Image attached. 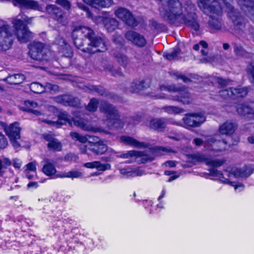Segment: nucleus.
<instances>
[{
  "mask_svg": "<svg viewBox=\"0 0 254 254\" xmlns=\"http://www.w3.org/2000/svg\"><path fill=\"white\" fill-rule=\"evenodd\" d=\"M71 37L77 49L90 55L107 50L104 39L89 26H75L72 31Z\"/></svg>",
  "mask_w": 254,
  "mask_h": 254,
  "instance_id": "obj_1",
  "label": "nucleus"
},
{
  "mask_svg": "<svg viewBox=\"0 0 254 254\" xmlns=\"http://www.w3.org/2000/svg\"><path fill=\"white\" fill-rule=\"evenodd\" d=\"M100 110L106 116L111 129H118L123 127L124 124L120 119L118 112L112 104L105 102L100 107Z\"/></svg>",
  "mask_w": 254,
  "mask_h": 254,
  "instance_id": "obj_2",
  "label": "nucleus"
},
{
  "mask_svg": "<svg viewBox=\"0 0 254 254\" xmlns=\"http://www.w3.org/2000/svg\"><path fill=\"white\" fill-rule=\"evenodd\" d=\"M14 34L20 43H27L33 38V33L25 21L14 18L12 21Z\"/></svg>",
  "mask_w": 254,
  "mask_h": 254,
  "instance_id": "obj_3",
  "label": "nucleus"
},
{
  "mask_svg": "<svg viewBox=\"0 0 254 254\" xmlns=\"http://www.w3.org/2000/svg\"><path fill=\"white\" fill-rule=\"evenodd\" d=\"M0 125L8 137L12 146L16 149L19 148L20 146V144L18 140L21 138V131L19 123L15 122L7 125L6 123L0 122Z\"/></svg>",
  "mask_w": 254,
  "mask_h": 254,
  "instance_id": "obj_4",
  "label": "nucleus"
},
{
  "mask_svg": "<svg viewBox=\"0 0 254 254\" xmlns=\"http://www.w3.org/2000/svg\"><path fill=\"white\" fill-rule=\"evenodd\" d=\"M250 88L248 86L242 87L238 85L236 87H231L220 90L219 96L225 100H236L245 97L248 94Z\"/></svg>",
  "mask_w": 254,
  "mask_h": 254,
  "instance_id": "obj_5",
  "label": "nucleus"
},
{
  "mask_svg": "<svg viewBox=\"0 0 254 254\" xmlns=\"http://www.w3.org/2000/svg\"><path fill=\"white\" fill-rule=\"evenodd\" d=\"M14 37L10 26L7 24L0 26V48L2 51L9 50L12 47Z\"/></svg>",
  "mask_w": 254,
  "mask_h": 254,
  "instance_id": "obj_6",
  "label": "nucleus"
},
{
  "mask_svg": "<svg viewBox=\"0 0 254 254\" xmlns=\"http://www.w3.org/2000/svg\"><path fill=\"white\" fill-rule=\"evenodd\" d=\"M169 90L176 93V95L172 96L171 99L173 101L178 102L184 105L191 103L192 98L191 94L185 86L178 87L173 86L170 87Z\"/></svg>",
  "mask_w": 254,
  "mask_h": 254,
  "instance_id": "obj_7",
  "label": "nucleus"
},
{
  "mask_svg": "<svg viewBox=\"0 0 254 254\" xmlns=\"http://www.w3.org/2000/svg\"><path fill=\"white\" fill-rule=\"evenodd\" d=\"M47 51L45 43L34 41L30 45L29 54L34 60L42 61L46 60Z\"/></svg>",
  "mask_w": 254,
  "mask_h": 254,
  "instance_id": "obj_8",
  "label": "nucleus"
},
{
  "mask_svg": "<svg viewBox=\"0 0 254 254\" xmlns=\"http://www.w3.org/2000/svg\"><path fill=\"white\" fill-rule=\"evenodd\" d=\"M95 141H88V144L84 145L82 153L88 154V151L95 155H101L105 154L108 150V146L99 138L97 137Z\"/></svg>",
  "mask_w": 254,
  "mask_h": 254,
  "instance_id": "obj_9",
  "label": "nucleus"
},
{
  "mask_svg": "<svg viewBox=\"0 0 254 254\" xmlns=\"http://www.w3.org/2000/svg\"><path fill=\"white\" fill-rule=\"evenodd\" d=\"M226 0H198V5L203 11L212 14H222V8L219 1L224 2Z\"/></svg>",
  "mask_w": 254,
  "mask_h": 254,
  "instance_id": "obj_10",
  "label": "nucleus"
},
{
  "mask_svg": "<svg viewBox=\"0 0 254 254\" xmlns=\"http://www.w3.org/2000/svg\"><path fill=\"white\" fill-rule=\"evenodd\" d=\"M116 16L122 20L127 26L134 28L138 25V22L132 13L127 9L119 7L115 11Z\"/></svg>",
  "mask_w": 254,
  "mask_h": 254,
  "instance_id": "obj_11",
  "label": "nucleus"
},
{
  "mask_svg": "<svg viewBox=\"0 0 254 254\" xmlns=\"http://www.w3.org/2000/svg\"><path fill=\"white\" fill-rule=\"evenodd\" d=\"M69 249L77 253L83 252L85 249L92 250L94 247V243L92 239L86 238L83 242L75 240L69 242Z\"/></svg>",
  "mask_w": 254,
  "mask_h": 254,
  "instance_id": "obj_12",
  "label": "nucleus"
},
{
  "mask_svg": "<svg viewBox=\"0 0 254 254\" xmlns=\"http://www.w3.org/2000/svg\"><path fill=\"white\" fill-rule=\"evenodd\" d=\"M46 10L53 19L58 22L62 23L65 21L66 12L61 7L55 4H49L46 6Z\"/></svg>",
  "mask_w": 254,
  "mask_h": 254,
  "instance_id": "obj_13",
  "label": "nucleus"
},
{
  "mask_svg": "<svg viewBox=\"0 0 254 254\" xmlns=\"http://www.w3.org/2000/svg\"><path fill=\"white\" fill-rule=\"evenodd\" d=\"M125 37L133 45L139 48H143L147 44L146 40L144 36L133 30L127 31L125 34Z\"/></svg>",
  "mask_w": 254,
  "mask_h": 254,
  "instance_id": "obj_14",
  "label": "nucleus"
},
{
  "mask_svg": "<svg viewBox=\"0 0 254 254\" xmlns=\"http://www.w3.org/2000/svg\"><path fill=\"white\" fill-rule=\"evenodd\" d=\"M42 137L45 141L48 142L47 147L49 151L54 152L62 151V144L53 134L45 133L42 134Z\"/></svg>",
  "mask_w": 254,
  "mask_h": 254,
  "instance_id": "obj_15",
  "label": "nucleus"
},
{
  "mask_svg": "<svg viewBox=\"0 0 254 254\" xmlns=\"http://www.w3.org/2000/svg\"><path fill=\"white\" fill-rule=\"evenodd\" d=\"M238 128V124L233 120H227L219 126L218 132L221 135L232 136Z\"/></svg>",
  "mask_w": 254,
  "mask_h": 254,
  "instance_id": "obj_16",
  "label": "nucleus"
},
{
  "mask_svg": "<svg viewBox=\"0 0 254 254\" xmlns=\"http://www.w3.org/2000/svg\"><path fill=\"white\" fill-rule=\"evenodd\" d=\"M201 118L200 114L193 113L187 114L183 118V123L185 127L190 129L191 127H197L203 123L204 121H199L198 118Z\"/></svg>",
  "mask_w": 254,
  "mask_h": 254,
  "instance_id": "obj_17",
  "label": "nucleus"
},
{
  "mask_svg": "<svg viewBox=\"0 0 254 254\" xmlns=\"http://www.w3.org/2000/svg\"><path fill=\"white\" fill-rule=\"evenodd\" d=\"M234 29L239 32H243L245 27V18L241 13L234 9H232L229 13Z\"/></svg>",
  "mask_w": 254,
  "mask_h": 254,
  "instance_id": "obj_18",
  "label": "nucleus"
},
{
  "mask_svg": "<svg viewBox=\"0 0 254 254\" xmlns=\"http://www.w3.org/2000/svg\"><path fill=\"white\" fill-rule=\"evenodd\" d=\"M238 115L250 120H254V109L245 103H238L236 106Z\"/></svg>",
  "mask_w": 254,
  "mask_h": 254,
  "instance_id": "obj_19",
  "label": "nucleus"
},
{
  "mask_svg": "<svg viewBox=\"0 0 254 254\" xmlns=\"http://www.w3.org/2000/svg\"><path fill=\"white\" fill-rule=\"evenodd\" d=\"M203 12L209 17L210 19L207 24L210 33H213L215 31L220 30L222 29L221 21L218 18L221 14H212L207 11Z\"/></svg>",
  "mask_w": 254,
  "mask_h": 254,
  "instance_id": "obj_20",
  "label": "nucleus"
},
{
  "mask_svg": "<svg viewBox=\"0 0 254 254\" xmlns=\"http://www.w3.org/2000/svg\"><path fill=\"white\" fill-rule=\"evenodd\" d=\"M238 4L245 15L254 21V0H239Z\"/></svg>",
  "mask_w": 254,
  "mask_h": 254,
  "instance_id": "obj_21",
  "label": "nucleus"
},
{
  "mask_svg": "<svg viewBox=\"0 0 254 254\" xmlns=\"http://www.w3.org/2000/svg\"><path fill=\"white\" fill-rule=\"evenodd\" d=\"M122 157L124 158H129L131 157H135L137 158L141 157V162L143 163H145L148 162H151L154 160V158L150 157L149 155L145 154L143 151L137 150H129L127 152L123 153Z\"/></svg>",
  "mask_w": 254,
  "mask_h": 254,
  "instance_id": "obj_22",
  "label": "nucleus"
},
{
  "mask_svg": "<svg viewBox=\"0 0 254 254\" xmlns=\"http://www.w3.org/2000/svg\"><path fill=\"white\" fill-rule=\"evenodd\" d=\"M58 120L55 122L57 127H60L63 125L68 124L72 127L74 119L66 111H60L57 115Z\"/></svg>",
  "mask_w": 254,
  "mask_h": 254,
  "instance_id": "obj_23",
  "label": "nucleus"
},
{
  "mask_svg": "<svg viewBox=\"0 0 254 254\" xmlns=\"http://www.w3.org/2000/svg\"><path fill=\"white\" fill-rule=\"evenodd\" d=\"M166 125V119L163 118H153L149 122V127L157 131H163Z\"/></svg>",
  "mask_w": 254,
  "mask_h": 254,
  "instance_id": "obj_24",
  "label": "nucleus"
},
{
  "mask_svg": "<svg viewBox=\"0 0 254 254\" xmlns=\"http://www.w3.org/2000/svg\"><path fill=\"white\" fill-rule=\"evenodd\" d=\"M87 4L97 9L109 7L113 3V0H83Z\"/></svg>",
  "mask_w": 254,
  "mask_h": 254,
  "instance_id": "obj_25",
  "label": "nucleus"
},
{
  "mask_svg": "<svg viewBox=\"0 0 254 254\" xmlns=\"http://www.w3.org/2000/svg\"><path fill=\"white\" fill-rule=\"evenodd\" d=\"M121 141L127 145L141 148L146 147V144L143 142H140L132 137L122 135L120 137Z\"/></svg>",
  "mask_w": 254,
  "mask_h": 254,
  "instance_id": "obj_26",
  "label": "nucleus"
},
{
  "mask_svg": "<svg viewBox=\"0 0 254 254\" xmlns=\"http://www.w3.org/2000/svg\"><path fill=\"white\" fill-rule=\"evenodd\" d=\"M42 171L47 176L57 178V175L58 173H57L55 165L49 161H47L43 165Z\"/></svg>",
  "mask_w": 254,
  "mask_h": 254,
  "instance_id": "obj_27",
  "label": "nucleus"
},
{
  "mask_svg": "<svg viewBox=\"0 0 254 254\" xmlns=\"http://www.w3.org/2000/svg\"><path fill=\"white\" fill-rule=\"evenodd\" d=\"M59 50L66 57H71L73 56V51L70 45L63 38L59 40Z\"/></svg>",
  "mask_w": 254,
  "mask_h": 254,
  "instance_id": "obj_28",
  "label": "nucleus"
},
{
  "mask_svg": "<svg viewBox=\"0 0 254 254\" xmlns=\"http://www.w3.org/2000/svg\"><path fill=\"white\" fill-rule=\"evenodd\" d=\"M102 21L105 28L109 32L115 31L119 26L118 21L114 18L106 17Z\"/></svg>",
  "mask_w": 254,
  "mask_h": 254,
  "instance_id": "obj_29",
  "label": "nucleus"
},
{
  "mask_svg": "<svg viewBox=\"0 0 254 254\" xmlns=\"http://www.w3.org/2000/svg\"><path fill=\"white\" fill-rule=\"evenodd\" d=\"M149 85L145 83L144 80L140 81L134 80L131 84L130 90L132 93H137L140 91L144 90L149 87Z\"/></svg>",
  "mask_w": 254,
  "mask_h": 254,
  "instance_id": "obj_30",
  "label": "nucleus"
},
{
  "mask_svg": "<svg viewBox=\"0 0 254 254\" xmlns=\"http://www.w3.org/2000/svg\"><path fill=\"white\" fill-rule=\"evenodd\" d=\"M24 78L22 74L17 73L9 75L5 79L9 84L19 85L23 81Z\"/></svg>",
  "mask_w": 254,
  "mask_h": 254,
  "instance_id": "obj_31",
  "label": "nucleus"
},
{
  "mask_svg": "<svg viewBox=\"0 0 254 254\" xmlns=\"http://www.w3.org/2000/svg\"><path fill=\"white\" fill-rule=\"evenodd\" d=\"M254 172V169L248 165H245L243 168L237 170L235 172V175L240 177L247 178Z\"/></svg>",
  "mask_w": 254,
  "mask_h": 254,
  "instance_id": "obj_32",
  "label": "nucleus"
},
{
  "mask_svg": "<svg viewBox=\"0 0 254 254\" xmlns=\"http://www.w3.org/2000/svg\"><path fill=\"white\" fill-rule=\"evenodd\" d=\"M115 58L117 62L123 67H126L128 64L129 60L127 56L121 52L115 54Z\"/></svg>",
  "mask_w": 254,
  "mask_h": 254,
  "instance_id": "obj_33",
  "label": "nucleus"
},
{
  "mask_svg": "<svg viewBox=\"0 0 254 254\" xmlns=\"http://www.w3.org/2000/svg\"><path fill=\"white\" fill-rule=\"evenodd\" d=\"M30 90L35 94H42L46 91V87L38 82H34L30 85Z\"/></svg>",
  "mask_w": 254,
  "mask_h": 254,
  "instance_id": "obj_34",
  "label": "nucleus"
},
{
  "mask_svg": "<svg viewBox=\"0 0 254 254\" xmlns=\"http://www.w3.org/2000/svg\"><path fill=\"white\" fill-rule=\"evenodd\" d=\"M232 45L234 47V52L238 57H247L249 53L241 45L236 43H233Z\"/></svg>",
  "mask_w": 254,
  "mask_h": 254,
  "instance_id": "obj_35",
  "label": "nucleus"
},
{
  "mask_svg": "<svg viewBox=\"0 0 254 254\" xmlns=\"http://www.w3.org/2000/svg\"><path fill=\"white\" fill-rule=\"evenodd\" d=\"M181 53V50L179 47L173 48L171 53L166 52L163 54V57L166 60L171 61L176 59L179 55Z\"/></svg>",
  "mask_w": 254,
  "mask_h": 254,
  "instance_id": "obj_36",
  "label": "nucleus"
},
{
  "mask_svg": "<svg viewBox=\"0 0 254 254\" xmlns=\"http://www.w3.org/2000/svg\"><path fill=\"white\" fill-rule=\"evenodd\" d=\"M190 158L191 159L192 161L194 162H204L206 165V162L208 160V157L203 154H190Z\"/></svg>",
  "mask_w": 254,
  "mask_h": 254,
  "instance_id": "obj_37",
  "label": "nucleus"
},
{
  "mask_svg": "<svg viewBox=\"0 0 254 254\" xmlns=\"http://www.w3.org/2000/svg\"><path fill=\"white\" fill-rule=\"evenodd\" d=\"M99 103V102L97 99L92 98L86 107V109L89 112H95L97 110Z\"/></svg>",
  "mask_w": 254,
  "mask_h": 254,
  "instance_id": "obj_38",
  "label": "nucleus"
},
{
  "mask_svg": "<svg viewBox=\"0 0 254 254\" xmlns=\"http://www.w3.org/2000/svg\"><path fill=\"white\" fill-rule=\"evenodd\" d=\"M80 176V173L77 171H70L67 173H58L57 175V178H77Z\"/></svg>",
  "mask_w": 254,
  "mask_h": 254,
  "instance_id": "obj_39",
  "label": "nucleus"
},
{
  "mask_svg": "<svg viewBox=\"0 0 254 254\" xmlns=\"http://www.w3.org/2000/svg\"><path fill=\"white\" fill-rule=\"evenodd\" d=\"M218 177L219 180L223 183L230 185L233 187L235 190H237L240 187H244V185L242 183L230 181L228 179L224 177L222 173V175H219Z\"/></svg>",
  "mask_w": 254,
  "mask_h": 254,
  "instance_id": "obj_40",
  "label": "nucleus"
},
{
  "mask_svg": "<svg viewBox=\"0 0 254 254\" xmlns=\"http://www.w3.org/2000/svg\"><path fill=\"white\" fill-rule=\"evenodd\" d=\"M162 109L168 113H173L174 114H179L184 111L183 108L174 106H166L163 107Z\"/></svg>",
  "mask_w": 254,
  "mask_h": 254,
  "instance_id": "obj_41",
  "label": "nucleus"
},
{
  "mask_svg": "<svg viewBox=\"0 0 254 254\" xmlns=\"http://www.w3.org/2000/svg\"><path fill=\"white\" fill-rule=\"evenodd\" d=\"M151 25L153 27L154 29L160 32H166L167 30V27L163 23H158L155 20L151 21Z\"/></svg>",
  "mask_w": 254,
  "mask_h": 254,
  "instance_id": "obj_42",
  "label": "nucleus"
},
{
  "mask_svg": "<svg viewBox=\"0 0 254 254\" xmlns=\"http://www.w3.org/2000/svg\"><path fill=\"white\" fill-rule=\"evenodd\" d=\"M224 163V161L219 159H211L208 158V160L206 162V165L214 168L221 166Z\"/></svg>",
  "mask_w": 254,
  "mask_h": 254,
  "instance_id": "obj_43",
  "label": "nucleus"
},
{
  "mask_svg": "<svg viewBox=\"0 0 254 254\" xmlns=\"http://www.w3.org/2000/svg\"><path fill=\"white\" fill-rule=\"evenodd\" d=\"M92 89L101 96H107L108 95L107 90L102 86L94 85L92 86Z\"/></svg>",
  "mask_w": 254,
  "mask_h": 254,
  "instance_id": "obj_44",
  "label": "nucleus"
},
{
  "mask_svg": "<svg viewBox=\"0 0 254 254\" xmlns=\"http://www.w3.org/2000/svg\"><path fill=\"white\" fill-rule=\"evenodd\" d=\"M69 96L66 94L59 95L55 97V101L58 103L67 106Z\"/></svg>",
  "mask_w": 254,
  "mask_h": 254,
  "instance_id": "obj_45",
  "label": "nucleus"
},
{
  "mask_svg": "<svg viewBox=\"0 0 254 254\" xmlns=\"http://www.w3.org/2000/svg\"><path fill=\"white\" fill-rule=\"evenodd\" d=\"M55 2L67 11H69L71 7V4L68 0H56Z\"/></svg>",
  "mask_w": 254,
  "mask_h": 254,
  "instance_id": "obj_46",
  "label": "nucleus"
},
{
  "mask_svg": "<svg viewBox=\"0 0 254 254\" xmlns=\"http://www.w3.org/2000/svg\"><path fill=\"white\" fill-rule=\"evenodd\" d=\"M80 104V101L77 97L69 96L67 106L78 107Z\"/></svg>",
  "mask_w": 254,
  "mask_h": 254,
  "instance_id": "obj_47",
  "label": "nucleus"
},
{
  "mask_svg": "<svg viewBox=\"0 0 254 254\" xmlns=\"http://www.w3.org/2000/svg\"><path fill=\"white\" fill-rule=\"evenodd\" d=\"M247 73L250 82L254 85V64L253 63L250 64V66L247 68Z\"/></svg>",
  "mask_w": 254,
  "mask_h": 254,
  "instance_id": "obj_48",
  "label": "nucleus"
},
{
  "mask_svg": "<svg viewBox=\"0 0 254 254\" xmlns=\"http://www.w3.org/2000/svg\"><path fill=\"white\" fill-rule=\"evenodd\" d=\"M8 141L5 135L0 132V150H3L7 147Z\"/></svg>",
  "mask_w": 254,
  "mask_h": 254,
  "instance_id": "obj_49",
  "label": "nucleus"
},
{
  "mask_svg": "<svg viewBox=\"0 0 254 254\" xmlns=\"http://www.w3.org/2000/svg\"><path fill=\"white\" fill-rule=\"evenodd\" d=\"M77 5L80 9L86 12L88 17L92 16V13L90 10L89 8L84 3L81 2H78L77 3Z\"/></svg>",
  "mask_w": 254,
  "mask_h": 254,
  "instance_id": "obj_50",
  "label": "nucleus"
},
{
  "mask_svg": "<svg viewBox=\"0 0 254 254\" xmlns=\"http://www.w3.org/2000/svg\"><path fill=\"white\" fill-rule=\"evenodd\" d=\"M111 165L109 163L102 164L100 161H97V169L98 171H104L110 169Z\"/></svg>",
  "mask_w": 254,
  "mask_h": 254,
  "instance_id": "obj_51",
  "label": "nucleus"
},
{
  "mask_svg": "<svg viewBox=\"0 0 254 254\" xmlns=\"http://www.w3.org/2000/svg\"><path fill=\"white\" fill-rule=\"evenodd\" d=\"M190 78H189V77H187L186 76L183 75L182 76H181V79H182L183 81V82L185 83H188V82L192 83V80L191 79V78H192L194 79H198L199 76L197 74H191L190 75Z\"/></svg>",
  "mask_w": 254,
  "mask_h": 254,
  "instance_id": "obj_52",
  "label": "nucleus"
},
{
  "mask_svg": "<svg viewBox=\"0 0 254 254\" xmlns=\"http://www.w3.org/2000/svg\"><path fill=\"white\" fill-rule=\"evenodd\" d=\"M216 80L220 88H224L229 84V81L228 80L224 79L221 77H217Z\"/></svg>",
  "mask_w": 254,
  "mask_h": 254,
  "instance_id": "obj_53",
  "label": "nucleus"
},
{
  "mask_svg": "<svg viewBox=\"0 0 254 254\" xmlns=\"http://www.w3.org/2000/svg\"><path fill=\"white\" fill-rule=\"evenodd\" d=\"M114 42L117 45H119L121 47H123L125 46V42L124 39L121 36H116L113 39Z\"/></svg>",
  "mask_w": 254,
  "mask_h": 254,
  "instance_id": "obj_54",
  "label": "nucleus"
},
{
  "mask_svg": "<svg viewBox=\"0 0 254 254\" xmlns=\"http://www.w3.org/2000/svg\"><path fill=\"white\" fill-rule=\"evenodd\" d=\"M209 171V173L206 174L208 176L212 177H218L219 175H222V172L221 171H219L214 168L210 169Z\"/></svg>",
  "mask_w": 254,
  "mask_h": 254,
  "instance_id": "obj_55",
  "label": "nucleus"
},
{
  "mask_svg": "<svg viewBox=\"0 0 254 254\" xmlns=\"http://www.w3.org/2000/svg\"><path fill=\"white\" fill-rule=\"evenodd\" d=\"M142 175V173L141 171L139 170H134L128 171L127 174V177H134L136 176H140Z\"/></svg>",
  "mask_w": 254,
  "mask_h": 254,
  "instance_id": "obj_56",
  "label": "nucleus"
},
{
  "mask_svg": "<svg viewBox=\"0 0 254 254\" xmlns=\"http://www.w3.org/2000/svg\"><path fill=\"white\" fill-rule=\"evenodd\" d=\"M24 105L25 106V107H23L22 110L24 108H35L37 106V103L29 100L25 101L24 102Z\"/></svg>",
  "mask_w": 254,
  "mask_h": 254,
  "instance_id": "obj_57",
  "label": "nucleus"
},
{
  "mask_svg": "<svg viewBox=\"0 0 254 254\" xmlns=\"http://www.w3.org/2000/svg\"><path fill=\"white\" fill-rule=\"evenodd\" d=\"M45 87H46V92L56 90L58 88V86L57 85L51 83H46V84L45 86Z\"/></svg>",
  "mask_w": 254,
  "mask_h": 254,
  "instance_id": "obj_58",
  "label": "nucleus"
},
{
  "mask_svg": "<svg viewBox=\"0 0 254 254\" xmlns=\"http://www.w3.org/2000/svg\"><path fill=\"white\" fill-rule=\"evenodd\" d=\"M154 150L156 152H174V151L172 149L167 148L164 147H156L154 148Z\"/></svg>",
  "mask_w": 254,
  "mask_h": 254,
  "instance_id": "obj_59",
  "label": "nucleus"
},
{
  "mask_svg": "<svg viewBox=\"0 0 254 254\" xmlns=\"http://www.w3.org/2000/svg\"><path fill=\"white\" fill-rule=\"evenodd\" d=\"M23 111L27 113L33 114L36 116H40L41 115V113L39 111L34 110L32 108H24Z\"/></svg>",
  "mask_w": 254,
  "mask_h": 254,
  "instance_id": "obj_60",
  "label": "nucleus"
},
{
  "mask_svg": "<svg viewBox=\"0 0 254 254\" xmlns=\"http://www.w3.org/2000/svg\"><path fill=\"white\" fill-rule=\"evenodd\" d=\"M27 170L35 172L36 170V164L34 162H30L26 165Z\"/></svg>",
  "mask_w": 254,
  "mask_h": 254,
  "instance_id": "obj_61",
  "label": "nucleus"
},
{
  "mask_svg": "<svg viewBox=\"0 0 254 254\" xmlns=\"http://www.w3.org/2000/svg\"><path fill=\"white\" fill-rule=\"evenodd\" d=\"M97 161L85 163L84 166L87 168H97Z\"/></svg>",
  "mask_w": 254,
  "mask_h": 254,
  "instance_id": "obj_62",
  "label": "nucleus"
},
{
  "mask_svg": "<svg viewBox=\"0 0 254 254\" xmlns=\"http://www.w3.org/2000/svg\"><path fill=\"white\" fill-rule=\"evenodd\" d=\"M203 142V139L200 138L196 137L193 139V143L197 146H201Z\"/></svg>",
  "mask_w": 254,
  "mask_h": 254,
  "instance_id": "obj_63",
  "label": "nucleus"
},
{
  "mask_svg": "<svg viewBox=\"0 0 254 254\" xmlns=\"http://www.w3.org/2000/svg\"><path fill=\"white\" fill-rule=\"evenodd\" d=\"M165 164L167 166H168L170 168H173V167H176V161H173V160H168V161H167L165 163Z\"/></svg>",
  "mask_w": 254,
  "mask_h": 254,
  "instance_id": "obj_64",
  "label": "nucleus"
}]
</instances>
